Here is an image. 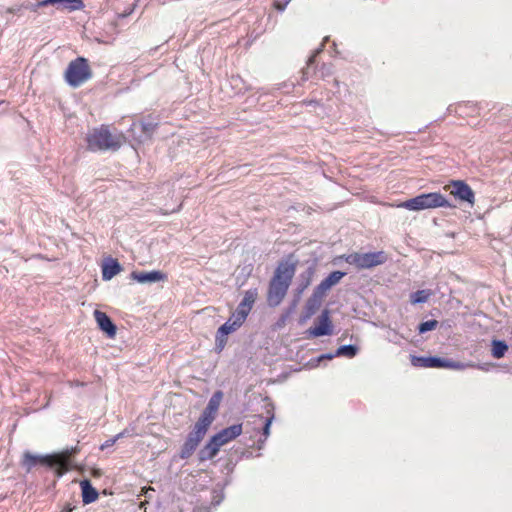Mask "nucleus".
I'll return each mask as SVG.
<instances>
[{
  "label": "nucleus",
  "mask_w": 512,
  "mask_h": 512,
  "mask_svg": "<svg viewBox=\"0 0 512 512\" xmlns=\"http://www.w3.org/2000/svg\"><path fill=\"white\" fill-rule=\"evenodd\" d=\"M437 326H438V321L437 320H434V319L433 320H428V321L422 322L418 326V331H419V333L423 334V333H426L428 331L434 330Z\"/></svg>",
  "instance_id": "nucleus-31"
},
{
  "label": "nucleus",
  "mask_w": 512,
  "mask_h": 512,
  "mask_svg": "<svg viewBox=\"0 0 512 512\" xmlns=\"http://www.w3.org/2000/svg\"><path fill=\"white\" fill-rule=\"evenodd\" d=\"M221 399H222V392L218 391V392L214 393V395L210 398L207 407L202 412L199 420H205L204 423L211 425L215 418L214 415L219 408Z\"/></svg>",
  "instance_id": "nucleus-9"
},
{
  "label": "nucleus",
  "mask_w": 512,
  "mask_h": 512,
  "mask_svg": "<svg viewBox=\"0 0 512 512\" xmlns=\"http://www.w3.org/2000/svg\"><path fill=\"white\" fill-rule=\"evenodd\" d=\"M121 270L122 267L119 262L116 259L108 257L102 264V279L104 281H109L118 273H120Z\"/></svg>",
  "instance_id": "nucleus-15"
},
{
  "label": "nucleus",
  "mask_w": 512,
  "mask_h": 512,
  "mask_svg": "<svg viewBox=\"0 0 512 512\" xmlns=\"http://www.w3.org/2000/svg\"><path fill=\"white\" fill-rule=\"evenodd\" d=\"M294 274V264L281 263L276 268L274 275L269 282L267 292V303L270 307H277L281 304L287 294Z\"/></svg>",
  "instance_id": "nucleus-1"
},
{
  "label": "nucleus",
  "mask_w": 512,
  "mask_h": 512,
  "mask_svg": "<svg viewBox=\"0 0 512 512\" xmlns=\"http://www.w3.org/2000/svg\"><path fill=\"white\" fill-rule=\"evenodd\" d=\"M222 445L219 443V441H215V437L212 436V438L209 440V442L200 450L199 452V458L201 461L210 460L214 458L217 453L219 452Z\"/></svg>",
  "instance_id": "nucleus-18"
},
{
  "label": "nucleus",
  "mask_w": 512,
  "mask_h": 512,
  "mask_svg": "<svg viewBox=\"0 0 512 512\" xmlns=\"http://www.w3.org/2000/svg\"><path fill=\"white\" fill-rule=\"evenodd\" d=\"M358 347L356 345L348 344V345H342L340 346L336 352L335 355L337 357L343 356L347 358H353L358 353Z\"/></svg>",
  "instance_id": "nucleus-25"
},
{
  "label": "nucleus",
  "mask_w": 512,
  "mask_h": 512,
  "mask_svg": "<svg viewBox=\"0 0 512 512\" xmlns=\"http://www.w3.org/2000/svg\"><path fill=\"white\" fill-rule=\"evenodd\" d=\"M309 337L328 336L333 333V325L330 320V312L324 309L318 317V324L307 330Z\"/></svg>",
  "instance_id": "nucleus-7"
},
{
  "label": "nucleus",
  "mask_w": 512,
  "mask_h": 512,
  "mask_svg": "<svg viewBox=\"0 0 512 512\" xmlns=\"http://www.w3.org/2000/svg\"><path fill=\"white\" fill-rule=\"evenodd\" d=\"M88 148L91 151L98 150H117L122 144V136L119 134H112L107 127L101 126L100 128L93 129L87 135Z\"/></svg>",
  "instance_id": "nucleus-3"
},
{
  "label": "nucleus",
  "mask_w": 512,
  "mask_h": 512,
  "mask_svg": "<svg viewBox=\"0 0 512 512\" xmlns=\"http://www.w3.org/2000/svg\"><path fill=\"white\" fill-rule=\"evenodd\" d=\"M180 206L176 207V208H172V209H166L165 210V213H169V212H175L179 209Z\"/></svg>",
  "instance_id": "nucleus-43"
},
{
  "label": "nucleus",
  "mask_w": 512,
  "mask_h": 512,
  "mask_svg": "<svg viewBox=\"0 0 512 512\" xmlns=\"http://www.w3.org/2000/svg\"><path fill=\"white\" fill-rule=\"evenodd\" d=\"M95 320L102 331H104L109 337H113L116 334V326L113 324L111 319L107 316L106 313L95 310L94 311Z\"/></svg>",
  "instance_id": "nucleus-14"
},
{
  "label": "nucleus",
  "mask_w": 512,
  "mask_h": 512,
  "mask_svg": "<svg viewBox=\"0 0 512 512\" xmlns=\"http://www.w3.org/2000/svg\"><path fill=\"white\" fill-rule=\"evenodd\" d=\"M314 270L312 268L306 269L299 275L298 284L296 288L297 297L300 298L302 293L309 287L312 282Z\"/></svg>",
  "instance_id": "nucleus-22"
},
{
  "label": "nucleus",
  "mask_w": 512,
  "mask_h": 512,
  "mask_svg": "<svg viewBox=\"0 0 512 512\" xmlns=\"http://www.w3.org/2000/svg\"><path fill=\"white\" fill-rule=\"evenodd\" d=\"M72 510L73 507L70 504H67L62 508L61 512H72Z\"/></svg>",
  "instance_id": "nucleus-42"
},
{
  "label": "nucleus",
  "mask_w": 512,
  "mask_h": 512,
  "mask_svg": "<svg viewBox=\"0 0 512 512\" xmlns=\"http://www.w3.org/2000/svg\"><path fill=\"white\" fill-rule=\"evenodd\" d=\"M345 261L358 269H370L386 262L387 256L384 252L351 253L344 256Z\"/></svg>",
  "instance_id": "nucleus-5"
},
{
  "label": "nucleus",
  "mask_w": 512,
  "mask_h": 512,
  "mask_svg": "<svg viewBox=\"0 0 512 512\" xmlns=\"http://www.w3.org/2000/svg\"><path fill=\"white\" fill-rule=\"evenodd\" d=\"M334 73V66L331 63H324L317 70L316 74L319 78L325 80L327 77L332 76Z\"/></svg>",
  "instance_id": "nucleus-30"
},
{
  "label": "nucleus",
  "mask_w": 512,
  "mask_h": 512,
  "mask_svg": "<svg viewBox=\"0 0 512 512\" xmlns=\"http://www.w3.org/2000/svg\"><path fill=\"white\" fill-rule=\"evenodd\" d=\"M126 434L125 431L123 432H120L118 433L117 435H115L113 438H110L108 440H106L101 446H100V449L101 450H105L109 447H112L120 438L124 437Z\"/></svg>",
  "instance_id": "nucleus-34"
},
{
  "label": "nucleus",
  "mask_w": 512,
  "mask_h": 512,
  "mask_svg": "<svg viewBox=\"0 0 512 512\" xmlns=\"http://www.w3.org/2000/svg\"><path fill=\"white\" fill-rule=\"evenodd\" d=\"M411 363L415 367H423V368H443L445 365L443 358L435 357V356H430V357L413 356L411 359Z\"/></svg>",
  "instance_id": "nucleus-13"
},
{
  "label": "nucleus",
  "mask_w": 512,
  "mask_h": 512,
  "mask_svg": "<svg viewBox=\"0 0 512 512\" xmlns=\"http://www.w3.org/2000/svg\"><path fill=\"white\" fill-rule=\"evenodd\" d=\"M142 129H143L144 132L150 133L153 130V126L150 123H143L142 124Z\"/></svg>",
  "instance_id": "nucleus-40"
},
{
  "label": "nucleus",
  "mask_w": 512,
  "mask_h": 512,
  "mask_svg": "<svg viewBox=\"0 0 512 512\" xmlns=\"http://www.w3.org/2000/svg\"><path fill=\"white\" fill-rule=\"evenodd\" d=\"M246 318L247 315L244 314V312H241L236 309V311L232 314V316L229 319H232L233 324L239 328L244 323Z\"/></svg>",
  "instance_id": "nucleus-32"
},
{
  "label": "nucleus",
  "mask_w": 512,
  "mask_h": 512,
  "mask_svg": "<svg viewBox=\"0 0 512 512\" xmlns=\"http://www.w3.org/2000/svg\"><path fill=\"white\" fill-rule=\"evenodd\" d=\"M508 351V345L505 341L502 340H493L492 341V356L496 359L502 358L505 353Z\"/></svg>",
  "instance_id": "nucleus-24"
},
{
  "label": "nucleus",
  "mask_w": 512,
  "mask_h": 512,
  "mask_svg": "<svg viewBox=\"0 0 512 512\" xmlns=\"http://www.w3.org/2000/svg\"><path fill=\"white\" fill-rule=\"evenodd\" d=\"M50 4V2H37L36 7ZM51 4H57V9L76 11L84 8V2H51Z\"/></svg>",
  "instance_id": "nucleus-23"
},
{
  "label": "nucleus",
  "mask_w": 512,
  "mask_h": 512,
  "mask_svg": "<svg viewBox=\"0 0 512 512\" xmlns=\"http://www.w3.org/2000/svg\"><path fill=\"white\" fill-rule=\"evenodd\" d=\"M130 277L132 280L140 283V284H147V283H156L163 281L166 278V275L162 273L161 271L153 270L148 272H139V271H133L130 274Z\"/></svg>",
  "instance_id": "nucleus-10"
},
{
  "label": "nucleus",
  "mask_w": 512,
  "mask_h": 512,
  "mask_svg": "<svg viewBox=\"0 0 512 512\" xmlns=\"http://www.w3.org/2000/svg\"><path fill=\"white\" fill-rule=\"evenodd\" d=\"M76 452V448L66 449L59 453L50 455H34L29 452L24 454L23 465L27 470H31L37 463H41L48 467H56L59 476L63 475L69 469L70 458Z\"/></svg>",
  "instance_id": "nucleus-2"
},
{
  "label": "nucleus",
  "mask_w": 512,
  "mask_h": 512,
  "mask_svg": "<svg viewBox=\"0 0 512 512\" xmlns=\"http://www.w3.org/2000/svg\"><path fill=\"white\" fill-rule=\"evenodd\" d=\"M333 83H334L335 86H339V81L337 79H334Z\"/></svg>",
  "instance_id": "nucleus-44"
},
{
  "label": "nucleus",
  "mask_w": 512,
  "mask_h": 512,
  "mask_svg": "<svg viewBox=\"0 0 512 512\" xmlns=\"http://www.w3.org/2000/svg\"><path fill=\"white\" fill-rule=\"evenodd\" d=\"M426 203L427 208H437V207H453L448 200L438 192L426 193Z\"/></svg>",
  "instance_id": "nucleus-21"
},
{
  "label": "nucleus",
  "mask_w": 512,
  "mask_h": 512,
  "mask_svg": "<svg viewBox=\"0 0 512 512\" xmlns=\"http://www.w3.org/2000/svg\"><path fill=\"white\" fill-rule=\"evenodd\" d=\"M224 492L222 489L220 490H213L212 492V501L211 504L216 507L220 505V503L224 500Z\"/></svg>",
  "instance_id": "nucleus-35"
},
{
  "label": "nucleus",
  "mask_w": 512,
  "mask_h": 512,
  "mask_svg": "<svg viewBox=\"0 0 512 512\" xmlns=\"http://www.w3.org/2000/svg\"><path fill=\"white\" fill-rule=\"evenodd\" d=\"M226 344V337H220V333H216V347L219 351H221Z\"/></svg>",
  "instance_id": "nucleus-36"
},
{
  "label": "nucleus",
  "mask_w": 512,
  "mask_h": 512,
  "mask_svg": "<svg viewBox=\"0 0 512 512\" xmlns=\"http://www.w3.org/2000/svg\"><path fill=\"white\" fill-rule=\"evenodd\" d=\"M334 357H337V356L335 355V353H327V354H322V355L318 358V360H319V361H321V360H323V359H329V360H331V359H333Z\"/></svg>",
  "instance_id": "nucleus-39"
},
{
  "label": "nucleus",
  "mask_w": 512,
  "mask_h": 512,
  "mask_svg": "<svg viewBox=\"0 0 512 512\" xmlns=\"http://www.w3.org/2000/svg\"><path fill=\"white\" fill-rule=\"evenodd\" d=\"M273 419H274L273 415L265 419L264 426L262 428V434H263L264 438L258 440V442H257L258 449H262L264 447V444L270 435V428H271Z\"/></svg>",
  "instance_id": "nucleus-27"
},
{
  "label": "nucleus",
  "mask_w": 512,
  "mask_h": 512,
  "mask_svg": "<svg viewBox=\"0 0 512 512\" xmlns=\"http://www.w3.org/2000/svg\"><path fill=\"white\" fill-rule=\"evenodd\" d=\"M346 275L345 272L334 271L330 273L325 279H323L315 288L314 291L321 296H325L326 293Z\"/></svg>",
  "instance_id": "nucleus-8"
},
{
  "label": "nucleus",
  "mask_w": 512,
  "mask_h": 512,
  "mask_svg": "<svg viewBox=\"0 0 512 512\" xmlns=\"http://www.w3.org/2000/svg\"><path fill=\"white\" fill-rule=\"evenodd\" d=\"M204 422L205 420L198 419V421L195 423L192 431L188 434L187 439L182 446L180 453L181 458H189L194 453L199 443L206 435V432L210 425Z\"/></svg>",
  "instance_id": "nucleus-6"
},
{
  "label": "nucleus",
  "mask_w": 512,
  "mask_h": 512,
  "mask_svg": "<svg viewBox=\"0 0 512 512\" xmlns=\"http://www.w3.org/2000/svg\"><path fill=\"white\" fill-rule=\"evenodd\" d=\"M456 198L461 201L468 202L473 204L474 202V192L472 189L463 181H454L453 182V190L451 191Z\"/></svg>",
  "instance_id": "nucleus-12"
},
{
  "label": "nucleus",
  "mask_w": 512,
  "mask_h": 512,
  "mask_svg": "<svg viewBox=\"0 0 512 512\" xmlns=\"http://www.w3.org/2000/svg\"><path fill=\"white\" fill-rule=\"evenodd\" d=\"M328 39V37H325L323 39V43L321 44V46L318 49H316L315 52L309 57L307 62V68L303 71L304 80L308 79L309 69L314 64L316 56L322 51L324 44L326 41H328Z\"/></svg>",
  "instance_id": "nucleus-28"
},
{
  "label": "nucleus",
  "mask_w": 512,
  "mask_h": 512,
  "mask_svg": "<svg viewBox=\"0 0 512 512\" xmlns=\"http://www.w3.org/2000/svg\"><path fill=\"white\" fill-rule=\"evenodd\" d=\"M237 329L238 327L233 324L232 319H228L222 326L218 328L217 332L220 333V337H227Z\"/></svg>",
  "instance_id": "nucleus-29"
},
{
  "label": "nucleus",
  "mask_w": 512,
  "mask_h": 512,
  "mask_svg": "<svg viewBox=\"0 0 512 512\" xmlns=\"http://www.w3.org/2000/svg\"><path fill=\"white\" fill-rule=\"evenodd\" d=\"M81 489H82V501L84 504H90L97 500L98 498V492L97 490L91 485L90 481L85 479L82 480L80 483Z\"/></svg>",
  "instance_id": "nucleus-20"
},
{
  "label": "nucleus",
  "mask_w": 512,
  "mask_h": 512,
  "mask_svg": "<svg viewBox=\"0 0 512 512\" xmlns=\"http://www.w3.org/2000/svg\"><path fill=\"white\" fill-rule=\"evenodd\" d=\"M67 83L72 87H79L91 78V71L86 59L79 57L72 61L65 72Z\"/></svg>",
  "instance_id": "nucleus-4"
},
{
  "label": "nucleus",
  "mask_w": 512,
  "mask_h": 512,
  "mask_svg": "<svg viewBox=\"0 0 512 512\" xmlns=\"http://www.w3.org/2000/svg\"><path fill=\"white\" fill-rule=\"evenodd\" d=\"M323 296L319 295L317 292L313 291L311 297L307 300L305 304L304 314L302 317L303 321L310 319L316 311L319 309Z\"/></svg>",
  "instance_id": "nucleus-16"
},
{
  "label": "nucleus",
  "mask_w": 512,
  "mask_h": 512,
  "mask_svg": "<svg viewBox=\"0 0 512 512\" xmlns=\"http://www.w3.org/2000/svg\"><path fill=\"white\" fill-rule=\"evenodd\" d=\"M256 417H257V419H259V420H263V417H262L261 415H258V416H256Z\"/></svg>",
  "instance_id": "nucleus-45"
},
{
  "label": "nucleus",
  "mask_w": 512,
  "mask_h": 512,
  "mask_svg": "<svg viewBox=\"0 0 512 512\" xmlns=\"http://www.w3.org/2000/svg\"><path fill=\"white\" fill-rule=\"evenodd\" d=\"M432 295L430 290H418L410 295V301L412 304H421L427 302Z\"/></svg>",
  "instance_id": "nucleus-26"
},
{
  "label": "nucleus",
  "mask_w": 512,
  "mask_h": 512,
  "mask_svg": "<svg viewBox=\"0 0 512 512\" xmlns=\"http://www.w3.org/2000/svg\"><path fill=\"white\" fill-rule=\"evenodd\" d=\"M134 10V4H129L128 8H125V10L122 13H119V17H126L130 15Z\"/></svg>",
  "instance_id": "nucleus-38"
},
{
  "label": "nucleus",
  "mask_w": 512,
  "mask_h": 512,
  "mask_svg": "<svg viewBox=\"0 0 512 512\" xmlns=\"http://www.w3.org/2000/svg\"><path fill=\"white\" fill-rule=\"evenodd\" d=\"M20 8H21V6H19V5H14L13 7H9V8H7V12H9V13H14V12H16V11H19V10H20Z\"/></svg>",
  "instance_id": "nucleus-41"
},
{
  "label": "nucleus",
  "mask_w": 512,
  "mask_h": 512,
  "mask_svg": "<svg viewBox=\"0 0 512 512\" xmlns=\"http://www.w3.org/2000/svg\"><path fill=\"white\" fill-rule=\"evenodd\" d=\"M258 297V290L256 288L245 291L242 301L239 303L237 310L244 312L248 316L256 299Z\"/></svg>",
  "instance_id": "nucleus-17"
},
{
  "label": "nucleus",
  "mask_w": 512,
  "mask_h": 512,
  "mask_svg": "<svg viewBox=\"0 0 512 512\" xmlns=\"http://www.w3.org/2000/svg\"><path fill=\"white\" fill-rule=\"evenodd\" d=\"M242 433V424H234L227 428L222 429L217 434L214 435L215 441H219V443L223 446L226 443L232 441L233 439L240 436Z\"/></svg>",
  "instance_id": "nucleus-11"
},
{
  "label": "nucleus",
  "mask_w": 512,
  "mask_h": 512,
  "mask_svg": "<svg viewBox=\"0 0 512 512\" xmlns=\"http://www.w3.org/2000/svg\"><path fill=\"white\" fill-rule=\"evenodd\" d=\"M289 2H274V8L279 11V12H283L285 11L286 7H287V4Z\"/></svg>",
  "instance_id": "nucleus-37"
},
{
  "label": "nucleus",
  "mask_w": 512,
  "mask_h": 512,
  "mask_svg": "<svg viewBox=\"0 0 512 512\" xmlns=\"http://www.w3.org/2000/svg\"><path fill=\"white\" fill-rule=\"evenodd\" d=\"M444 364L445 365L443 368H450V369H454V370H462V369H465L466 367L470 366L469 364H464L461 362H454V361H451L448 359H444Z\"/></svg>",
  "instance_id": "nucleus-33"
},
{
  "label": "nucleus",
  "mask_w": 512,
  "mask_h": 512,
  "mask_svg": "<svg viewBox=\"0 0 512 512\" xmlns=\"http://www.w3.org/2000/svg\"><path fill=\"white\" fill-rule=\"evenodd\" d=\"M426 200H427V197H426V193H425V194L418 195L412 199L402 202L399 205V207H402V208H405V209H408L411 211L425 210V209H428Z\"/></svg>",
  "instance_id": "nucleus-19"
}]
</instances>
